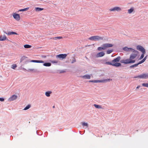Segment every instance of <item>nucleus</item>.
<instances>
[{
  "instance_id": "24",
  "label": "nucleus",
  "mask_w": 148,
  "mask_h": 148,
  "mask_svg": "<svg viewBox=\"0 0 148 148\" xmlns=\"http://www.w3.org/2000/svg\"><path fill=\"white\" fill-rule=\"evenodd\" d=\"M31 45H24V47L25 48H29L31 47Z\"/></svg>"
},
{
  "instance_id": "21",
  "label": "nucleus",
  "mask_w": 148,
  "mask_h": 148,
  "mask_svg": "<svg viewBox=\"0 0 148 148\" xmlns=\"http://www.w3.org/2000/svg\"><path fill=\"white\" fill-rule=\"evenodd\" d=\"M94 106L95 107V108H98V109H100V108H102L101 106L98 105L96 104H95L94 105Z\"/></svg>"
},
{
  "instance_id": "33",
  "label": "nucleus",
  "mask_w": 148,
  "mask_h": 148,
  "mask_svg": "<svg viewBox=\"0 0 148 148\" xmlns=\"http://www.w3.org/2000/svg\"><path fill=\"white\" fill-rule=\"evenodd\" d=\"M50 62L52 63H57L58 61L57 60H50Z\"/></svg>"
},
{
  "instance_id": "39",
  "label": "nucleus",
  "mask_w": 148,
  "mask_h": 148,
  "mask_svg": "<svg viewBox=\"0 0 148 148\" xmlns=\"http://www.w3.org/2000/svg\"><path fill=\"white\" fill-rule=\"evenodd\" d=\"M147 56H146L145 57V58L143 59L144 61L145 62V61L146 60L147 58Z\"/></svg>"
},
{
  "instance_id": "20",
  "label": "nucleus",
  "mask_w": 148,
  "mask_h": 148,
  "mask_svg": "<svg viewBox=\"0 0 148 148\" xmlns=\"http://www.w3.org/2000/svg\"><path fill=\"white\" fill-rule=\"evenodd\" d=\"M29 9V8H27L23 9H21L18 10V12H21V11H24L26 10H28Z\"/></svg>"
},
{
  "instance_id": "22",
  "label": "nucleus",
  "mask_w": 148,
  "mask_h": 148,
  "mask_svg": "<svg viewBox=\"0 0 148 148\" xmlns=\"http://www.w3.org/2000/svg\"><path fill=\"white\" fill-rule=\"evenodd\" d=\"M101 81H99V80H90L89 81V82H94V83H97L100 82Z\"/></svg>"
},
{
  "instance_id": "8",
  "label": "nucleus",
  "mask_w": 148,
  "mask_h": 148,
  "mask_svg": "<svg viewBox=\"0 0 148 148\" xmlns=\"http://www.w3.org/2000/svg\"><path fill=\"white\" fill-rule=\"evenodd\" d=\"M103 46L104 48V50H105L108 48L112 47L113 45L111 44L106 43L103 44Z\"/></svg>"
},
{
  "instance_id": "28",
  "label": "nucleus",
  "mask_w": 148,
  "mask_h": 148,
  "mask_svg": "<svg viewBox=\"0 0 148 148\" xmlns=\"http://www.w3.org/2000/svg\"><path fill=\"white\" fill-rule=\"evenodd\" d=\"M104 48L103 46V45H102V47H99L97 48V49L99 51H101L102 50H104Z\"/></svg>"
},
{
  "instance_id": "37",
  "label": "nucleus",
  "mask_w": 148,
  "mask_h": 148,
  "mask_svg": "<svg viewBox=\"0 0 148 148\" xmlns=\"http://www.w3.org/2000/svg\"><path fill=\"white\" fill-rule=\"evenodd\" d=\"M144 60H142L141 61H140L137 64H138V65L139 64H141L143 63V62H144Z\"/></svg>"
},
{
  "instance_id": "11",
  "label": "nucleus",
  "mask_w": 148,
  "mask_h": 148,
  "mask_svg": "<svg viewBox=\"0 0 148 148\" xmlns=\"http://www.w3.org/2000/svg\"><path fill=\"white\" fill-rule=\"evenodd\" d=\"M17 98V96L16 95H13L9 98V100L10 101H12L16 99Z\"/></svg>"
},
{
  "instance_id": "19",
  "label": "nucleus",
  "mask_w": 148,
  "mask_h": 148,
  "mask_svg": "<svg viewBox=\"0 0 148 148\" xmlns=\"http://www.w3.org/2000/svg\"><path fill=\"white\" fill-rule=\"evenodd\" d=\"M51 65V64L50 63H45L43 64V65L46 66H50Z\"/></svg>"
},
{
  "instance_id": "42",
  "label": "nucleus",
  "mask_w": 148,
  "mask_h": 148,
  "mask_svg": "<svg viewBox=\"0 0 148 148\" xmlns=\"http://www.w3.org/2000/svg\"><path fill=\"white\" fill-rule=\"evenodd\" d=\"M65 71H61L60 72L61 73H64V72Z\"/></svg>"
},
{
  "instance_id": "38",
  "label": "nucleus",
  "mask_w": 148,
  "mask_h": 148,
  "mask_svg": "<svg viewBox=\"0 0 148 148\" xmlns=\"http://www.w3.org/2000/svg\"><path fill=\"white\" fill-rule=\"evenodd\" d=\"M4 99L3 98H0V101H4Z\"/></svg>"
},
{
  "instance_id": "41",
  "label": "nucleus",
  "mask_w": 148,
  "mask_h": 148,
  "mask_svg": "<svg viewBox=\"0 0 148 148\" xmlns=\"http://www.w3.org/2000/svg\"><path fill=\"white\" fill-rule=\"evenodd\" d=\"M140 87V86H138L137 87H136V88L137 89H138Z\"/></svg>"
},
{
  "instance_id": "15",
  "label": "nucleus",
  "mask_w": 148,
  "mask_h": 148,
  "mask_svg": "<svg viewBox=\"0 0 148 148\" xmlns=\"http://www.w3.org/2000/svg\"><path fill=\"white\" fill-rule=\"evenodd\" d=\"M5 33L6 34H8V35H13V34H16V35L18 34L16 33L15 32H9L8 33L5 32Z\"/></svg>"
},
{
  "instance_id": "4",
  "label": "nucleus",
  "mask_w": 148,
  "mask_h": 148,
  "mask_svg": "<svg viewBox=\"0 0 148 148\" xmlns=\"http://www.w3.org/2000/svg\"><path fill=\"white\" fill-rule=\"evenodd\" d=\"M139 77L142 79H147L148 78V74H143L140 75H138L137 77Z\"/></svg>"
},
{
  "instance_id": "10",
  "label": "nucleus",
  "mask_w": 148,
  "mask_h": 148,
  "mask_svg": "<svg viewBox=\"0 0 148 148\" xmlns=\"http://www.w3.org/2000/svg\"><path fill=\"white\" fill-rule=\"evenodd\" d=\"M7 40L8 38L5 35H4L3 36H0V41H3Z\"/></svg>"
},
{
  "instance_id": "12",
  "label": "nucleus",
  "mask_w": 148,
  "mask_h": 148,
  "mask_svg": "<svg viewBox=\"0 0 148 148\" xmlns=\"http://www.w3.org/2000/svg\"><path fill=\"white\" fill-rule=\"evenodd\" d=\"M105 55V53L103 52H100L97 53L96 55L97 57H101Z\"/></svg>"
},
{
  "instance_id": "9",
  "label": "nucleus",
  "mask_w": 148,
  "mask_h": 148,
  "mask_svg": "<svg viewBox=\"0 0 148 148\" xmlns=\"http://www.w3.org/2000/svg\"><path fill=\"white\" fill-rule=\"evenodd\" d=\"M109 10L111 11H119L121 10V8L119 7H115L113 8L110 9Z\"/></svg>"
},
{
  "instance_id": "35",
  "label": "nucleus",
  "mask_w": 148,
  "mask_h": 148,
  "mask_svg": "<svg viewBox=\"0 0 148 148\" xmlns=\"http://www.w3.org/2000/svg\"><path fill=\"white\" fill-rule=\"evenodd\" d=\"M145 54V53H142V54L141 55L140 57V58L139 59V60H141L143 58V57H144V54Z\"/></svg>"
},
{
  "instance_id": "6",
  "label": "nucleus",
  "mask_w": 148,
  "mask_h": 148,
  "mask_svg": "<svg viewBox=\"0 0 148 148\" xmlns=\"http://www.w3.org/2000/svg\"><path fill=\"white\" fill-rule=\"evenodd\" d=\"M136 49L141 51L142 53H145V50L144 48L142 46L140 45H138L136 47Z\"/></svg>"
},
{
  "instance_id": "18",
  "label": "nucleus",
  "mask_w": 148,
  "mask_h": 148,
  "mask_svg": "<svg viewBox=\"0 0 148 148\" xmlns=\"http://www.w3.org/2000/svg\"><path fill=\"white\" fill-rule=\"evenodd\" d=\"M43 10V8H40L37 7L35 8V10L36 11H39L42 10Z\"/></svg>"
},
{
  "instance_id": "40",
  "label": "nucleus",
  "mask_w": 148,
  "mask_h": 148,
  "mask_svg": "<svg viewBox=\"0 0 148 148\" xmlns=\"http://www.w3.org/2000/svg\"><path fill=\"white\" fill-rule=\"evenodd\" d=\"M29 71H32L34 70V69H29Z\"/></svg>"
},
{
  "instance_id": "30",
  "label": "nucleus",
  "mask_w": 148,
  "mask_h": 148,
  "mask_svg": "<svg viewBox=\"0 0 148 148\" xmlns=\"http://www.w3.org/2000/svg\"><path fill=\"white\" fill-rule=\"evenodd\" d=\"M17 67V65L16 64H14L12 65V68L13 69H15V68Z\"/></svg>"
},
{
  "instance_id": "7",
  "label": "nucleus",
  "mask_w": 148,
  "mask_h": 148,
  "mask_svg": "<svg viewBox=\"0 0 148 148\" xmlns=\"http://www.w3.org/2000/svg\"><path fill=\"white\" fill-rule=\"evenodd\" d=\"M67 55L66 54H60L58 55H57L56 56V57L57 58H58L60 59H65Z\"/></svg>"
},
{
  "instance_id": "13",
  "label": "nucleus",
  "mask_w": 148,
  "mask_h": 148,
  "mask_svg": "<svg viewBox=\"0 0 148 148\" xmlns=\"http://www.w3.org/2000/svg\"><path fill=\"white\" fill-rule=\"evenodd\" d=\"M81 77L85 79H90V75H88L82 76Z\"/></svg>"
},
{
  "instance_id": "5",
  "label": "nucleus",
  "mask_w": 148,
  "mask_h": 148,
  "mask_svg": "<svg viewBox=\"0 0 148 148\" xmlns=\"http://www.w3.org/2000/svg\"><path fill=\"white\" fill-rule=\"evenodd\" d=\"M12 16L17 21H19L20 20V16L18 14L15 13L12 14Z\"/></svg>"
},
{
  "instance_id": "26",
  "label": "nucleus",
  "mask_w": 148,
  "mask_h": 148,
  "mask_svg": "<svg viewBox=\"0 0 148 148\" xmlns=\"http://www.w3.org/2000/svg\"><path fill=\"white\" fill-rule=\"evenodd\" d=\"M134 9L132 8H131L130 9L128 10V11L129 13L130 14L133 12Z\"/></svg>"
},
{
  "instance_id": "14",
  "label": "nucleus",
  "mask_w": 148,
  "mask_h": 148,
  "mask_svg": "<svg viewBox=\"0 0 148 148\" xmlns=\"http://www.w3.org/2000/svg\"><path fill=\"white\" fill-rule=\"evenodd\" d=\"M30 62H31L40 63H43L44 62V61L42 60H32Z\"/></svg>"
},
{
  "instance_id": "31",
  "label": "nucleus",
  "mask_w": 148,
  "mask_h": 148,
  "mask_svg": "<svg viewBox=\"0 0 148 148\" xmlns=\"http://www.w3.org/2000/svg\"><path fill=\"white\" fill-rule=\"evenodd\" d=\"M113 50H108L107 51V53L108 54H109L112 52Z\"/></svg>"
},
{
  "instance_id": "43",
  "label": "nucleus",
  "mask_w": 148,
  "mask_h": 148,
  "mask_svg": "<svg viewBox=\"0 0 148 148\" xmlns=\"http://www.w3.org/2000/svg\"><path fill=\"white\" fill-rule=\"evenodd\" d=\"M23 58H27V57H25V56H23Z\"/></svg>"
},
{
  "instance_id": "25",
  "label": "nucleus",
  "mask_w": 148,
  "mask_h": 148,
  "mask_svg": "<svg viewBox=\"0 0 148 148\" xmlns=\"http://www.w3.org/2000/svg\"><path fill=\"white\" fill-rule=\"evenodd\" d=\"M31 107V105H28L27 106H26L23 109L24 110H26L28 109H29Z\"/></svg>"
},
{
  "instance_id": "23",
  "label": "nucleus",
  "mask_w": 148,
  "mask_h": 148,
  "mask_svg": "<svg viewBox=\"0 0 148 148\" xmlns=\"http://www.w3.org/2000/svg\"><path fill=\"white\" fill-rule=\"evenodd\" d=\"M62 38V37H54L52 38H51V39H53V40H56L57 39H61Z\"/></svg>"
},
{
  "instance_id": "2",
  "label": "nucleus",
  "mask_w": 148,
  "mask_h": 148,
  "mask_svg": "<svg viewBox=\"0 0 148 148\" xmlns=\"http://www.w3.org/2000/svg\"><path fill=\"white\" fill-rule=\"evenodd\" d=\"M120 57L119 56L113 60L112 61V66L116 67H119L121 66V64L118 62L120 61Z\"/></svg>"
},
{
  "instance_id": "44",
  "label": "nucleus",
  "mask_w": 148,
  "mask_h": 148,
  "mask_svg": "<svg viewBox=\"0 0 148 148\" xmlns=\"http://www.w3.org/2000/svg\"><path fill=\"white\" fill-rule=\"evenodd\" d=\"M53 108H55V106H53Z\"/></svg>"
},
{
  "instance_id": "27",
  "label": "nucleus",
  "mask_w": 148,
  "mask_h": 148,
  "mask_svg": "<svg viewBox=\"0 0 148 148\" xmlns=\"http://www.w3.org/2000/svg\"><path fill=\"white\" fill-rule=\"evenodd\" d=\"M82 125L83 126H86L87 127H88V125L87 123H86L85 122H82Z\"/></svg>"
},
{
  "instance_id": "1",
  "label": "nucleus",
  "mask_w": 148,
  "mask_h": 148,
  "mask_svg": "<svg viewBox=\"0 0 148 148\" xmlns=\"http://www.w3.org/2000/svg\"><path fill=\"white\" fill-rule=\"evenodd\" d=\"M123 49L127 51H132L133 53L130 55L129 59H127L121 60V63L125 64L132 63L135 62V60H134L137 56L138 52L131 48H128L125 47L123 48Z\"/></svg>"
},
{
  "instance_id": "32",
  "label": "nucleus",
  "mask_w": 148,
  "mask_h": 148,
  "mask_svg": "<svg viewBox=\"0 0 148 148\" xmlns=\"http://www.w3.org/2000/svg\"><path fill=\"white\" fill-rule=\"evenodd\" d=\"M105 64L107 65H112V62H106Z\"/></svg>"
},
{
  "instance_id": "17",
  "label": "nucleus",
  "mask_w": 148,
  "mask_h": 148,
  "mask_svg": "<svg viewBox=\"0 0 148 148\" xmlns=\"http://www.w3.org/2000/svg\"><path fill=\"white\" fill-rule=\"evenodd\" d=\"M52 93L51 91H48L45 92V95L47 97L50 96V94Z\"/></svg>"
},
{
  "instance_id": "29",
  "label": "nucleus",
  "mask_w": 148,
  "mask_h": 148,
  "mask_svg": "<svg viewBox=\"0 0 148 148\" xmlns=\"http://www.w3.org/2000/svg\"><path fill=\"white\" fill-rule=\"evenodd\" d=\"M142 85L143 86L148 88V83H143L142 84Z\"/></svg>"
},
{
  "instance_id": "36",
  "label": "nucleus",
  "mask_w": 148,
  "mask_h": 148,
  "mask_svg": "<svg viewBox=\"0 0 148 148\" xmlns=\"http://www.w3.org/2000/svg\"><path fill=\"white\" fill-rule=\"evenodd\" d=\"M76 62V60L75 58H73L72 60L71 63H73Z\"/></svg>"
},
{
  "instance_id": "3",
  "label": "nucleus",
  "mask_w": 148,
  "mask_h": 148,
  "mask_svg": "<svg viewBox=\"0 0 148 148\" xmlns=\"http://www.w3.org/2000/svg\"><path fill=\"white\" fill-rule=\"evenodd\" d=\"M103 37H101L99 36H91L89 38V40L93 41H97L103 40Z\"/></svg>"
},
{
  "instance_id": "34",
  "label": "nucleus",
  "mask_w": 148,
  "mask_h": 148,
  "mask_svg": "<svg viewBox=\"0 0 148 148\" xmlns=\"http://www.w3.org/2000/svg\"><path fill=\"white\" fill-rule=\"evenodd\" d=\"M138 66V64H134L133 65H132V66H131L130 67L131 68H133V67H136L137 66Z\"/></svg>"
},
{
  "instance_id": "16",
  "label": "nucleus",
  "mask_w": 148,
  "mask_h": 148,
  "mask_svg": "<svg viewBox=\"0 0 148 148\" xmlns=\"http://www.w3.org/2000/svg\"><path fill=\"white\" fill-rule=\"evenodd\" d=\"M112 79H108L103 80H99V81H101V82H109L110 81H112Z\"/></svg>"
}]
</instances>
